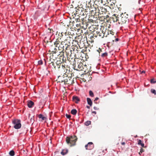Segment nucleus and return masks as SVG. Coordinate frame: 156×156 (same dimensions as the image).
Segmentation results:
<instances>
[{"label": "nucleus", "mask_w": 156, "mask_h": 156, "mask_svg": "<svg viewBox=\"0 0 156 156\" xmlns=\"http://www.w3.org/2000/svg\"><path fill=\"white\" fill-rule=\"evenodd\" d=\"M63 69L64 74L62 76H58L57 81L59 83L63 82L65 84L71 85L74 83L73 79H72V73H71L70 68L67 65L61 66Z\"/></svg>", "instance_id": "obj_1"}, {"label": "nucleus", "mask_w": 156, "mask_h": 156, "mask_svg": "<svg viewBox=\"0 0 156 156\" xmlns=\"http://www.w3.org/2000/svg\"><path fill=\"white\" fill-rule=\"evenodd\" d=\"M66 60H68L70 64L72 65L73 66H75L76 62H77L79 61V60L76 57H74V55H72V53L70 52V51L69 52L66 51Z\"/></svg>", "instance_id": "obj_2"}, {"label": "nucleus", "mask_w": 156, "mask_h": 156, "mask_svg": "<svg viewBox=\"0 0 156 156\" xmlns=\"http://www.w3.org/2000/svg\"><path fill=\"white\" fill-rule=\"evenodd\" d=\"M86 10V9L83 10L84 12H83L82 9L80 7H78V8L77 9L76 14L80 15L78 18H80L81 21L84 20L86 19V17L88 14V11H87Z\"/></svg>", "instance_id": "obj_3"}, {"label": "nucleus", "mask_w": 156, "mask_h": 156, "mask_svg": "<svg viewBox=\"0 0 156 156\" xmlns=\"http://www.w3.org/2000/svg\"><path fill=\"white\" fill-rule=\"evenodd\" d=\"M62 41L61 40V38H57L56 41L54 42V45L55 46V50L56 52L58 51H63V46Z\"/></svg>", "instance_id": "obj_4"}, {"label": "nucleus", "mask_w": 156, "mask_h": 156, "mask_svg": "<svg viewBox=\"0 0 156 156\" xmlns=\"http://www.w3.org/2000/svg\"><path fill=\"white\" fill-rule=\"evenodd\" d=\"M128 14L126 12L122 13L119 16V24H123L128 22Z\"/></svg>", "instance_id": "obj_5"}, {"label": "nucleus", "mask_w": 156, "mask_h": 156, "mask_svg": "<svg viewBox=\"0 0 156 156\" xmlns=\"http://www.w3.org/2000/svg\"><path fill=\"white\" fill-rule=\"evenodd\" d=\"M64 34L66 36H67V37H70V39H71L73 41H75V42H77V44H78L77 42H78L79 39H81L82 37V36H76L75 37V40H73L72 37L74 35V33L73 30H70V31H66V32H65Z\"/></svg>", "instance_id": "obj_6"}, {"label": "nucleus", "mask_w": 156, "mask_h": 156, "mask_svg": "<svg viewBox=\"0 0 156 156\" xmlns=\"http://www.w3.org/2000/svg\"><path fill=\"white\" fill-rule=\"evenodd\" d=\"M78 46L80 47L79 45L77 46L75 45H73L71 47L70 50V52L74 54V57H76V55H78L79 53H80L81 52H83V49L80 50L81 48H79Z\"/></svg>", "instance_id": "obj_7"}, {"label": "nucleus", "mask_w": 156, "mask_h": 156, "mask_svg": "<svg viewBox=\"0 0 156 156\" xmlns=\"http://www.w3.org/2000/svg\"><path fill=\"white\" fill-rule=\"evenodd\" d=\"M66 57L64 56V53L63 51H59V54L57 55V60L56 61L58 62L61 63L62 65H65L63 64L64 63L66 62Z\"/></svg>", "instance_id": "obj_8"}, {"label": "nucleus", "mask_w": 156, "mask_h": 156, "mask_svg": "<svg viewBox=\"0 0 156 156\" xmlns=\"http://www.w3.org/2000/svg\"><path fill=\"white\" fill-rule=\"evenodd\" d=\"M77 139V137H66V141L70 147H72L76 145Z\"/></svg>", "instance_id": "obj_9"}, {"label": "nucleus", "mask_w": 156, "mask_h": 156, "mask_svg": "<svg viewBox=\"0 0 156 156\" xmlns=\"http://www.w3.org/2000/svg\"><path fill=\"white\" fill-rule=\"evenodd\" d=\"M98 9L97 11H98V14L101 15H108L110 14L109 11H108L105 8L102 7H101L100 6L97 7Z\"/></svg>", "instance_id": "obj_10"}, {"label": "nucleus", "mask_w": 156, "mask_h": 156, "mask_svg": "<svg viewBox=\"0 0 156 156\" xmlns=\"http://www.w3.org/2000/svg\"><path fill=\"white\" fill-rule=\"evenodd\" d=\"M108 19L109 21V23H118L119 24V15L116 14H114L111 17L109 16Z\"/></svg>", "instance_id": "obj_11"}, {"label": "nucleus", "mask_w": 156, "mask_h": 156, "mask_svg": "<svg viewBox=\"0 0 156 156\" xmlns=\"http://www.w3.org/2000/svg\"><path fill=\"white\" fill-rule=\"evenodd\" d=\"M94 36L95 37H98V38H102L105 36V33H104L103 30H98L96 31H94L93 32Z\"/></svg>", "instance_id": "obj_12"}, {"label": "nucleus", "mask_w": 156, "mask_h": 156, "mask_svg": "<svg viewBox=\"0 0 156 156\" xmlns=\"http://www.w3.org/2000/svg\"><path fill=\"white\" fill-rule=\"evenodd\" d=\"M61 63L58 62L56 61L52 64L50 65V68L53 70H59L61 66Z\"/></svg>", "instance_id": "obj_13"}, {"label": "nucleus", "mask_w": 156, "mask_h": 156, "mask_svg": "<svg viewBox=\"0 0 156 156\" xmlns=\"http://www.w3.org/2000/svg\"><path fill=\"white\" fill-rule=\"evenodd\" d=\"M109 18V16L108 15H99L98 16V20L101 21H103L105 23H109V21H108V19Z\"/></svg>", "instance_id": "obj_14"}, {"label": "nucleus", "mask_w": 156, "mask_h": 156, "mask_svg": "<svg viewBox=\"0 0 156 156\" xmlns=\"http://www.w3.org/2000/svg\"><path fill=\"white\" fill-rule=\"evenodd\" d=\"M12 123L14 125V128L15 129H19L21 127V125L20 120L14 119L12 120Z\"/></svg>", "instance_id": "obj_15"}, {"label": "nucleus", "mask_w": 156, "mask_h": 156, "mask_svg": "<svg viewBox=\"0 0 156 156\" xmlns=\"http://www.w3.org/2000/svg\"><path fill=\"white\" fill-rule=\"evenodd\" d=\"M89 23L88 22L86 19L84 20L81 21V23H79L76 24V27H78V25L80 26L81 27H82L84 29H86L89 25Z\"/></svg>", "instance_id": "obj_16"}, {"label": "nucleus", "mask_w": 156, "mask_h": 156, "mask_svg": "<svg viewBox=\"0 0 156 156\" xmlns=\"http://www.w3.org/2000/svg\"><path fill=\"white\" fill-rule=\"evenodd\" d=\"M74 68V69L78 71H82L83 69V65L82 63L81 62H76V64L75 65V66H73Z\"/></svg>", "instance_id": "obj_17"}, {"label": "nucleus", "mask_w": 156, "mask_h": 156, "mask_svg": "<svg viewBox=\"0 0 156 156\" xmlns=\"http://www.w3.org/2000/svg\"><path fill=\"white\" fill-rule=\"evenodd\" d=\"M89 18H88V22L89 23H95L96 21L98 20V16L89 15Z\"/></svg>", "instance_id": "obj_18"}, {"label": "nucleus", "mask_w": 156, "mask_h": 156, "mask_svg": "<svg viewBox=\"0 0 156 156\" xmlns=\"http://www.w3.org/2000/svg\"><path fill=\"white\" fill-rule=\"evenodd\" d=\"M50 56L49 57V58H50V59H51L52 61H53L54 62L55 60H57V55H56V54L54 53H51L50 54Z\"/></svg>", "instance_id": "obj_19"}, {"label": "nucleus", "mask_w": 156, "mask_h": 156, "mask_svg": "<svg viewBox=\"0 0 156 156\" xmlns=\"http://www.w3.org/2000/svg\"><path fill=\"white\" fill-rule=\"evenodd\" d=\"M49 52H51V53H53L54 54L56 53V51L55 50V46L54 44H50L49 46Z\"/></svg>", "instance_id": "obj_20"}, {"label": "nucleus", "mask_w": 156, "mask_h": 156, "mask_svg": "<svg viewBox=\"0 0 156 156\" xmlns=\"http://www.w3.org/2000/svg\"><path fill=\"white\" fill-rule=\"evenodd\" d=\"M85 147L87 150H91L94 147L93 143L92 142H89L87 145L85 146Z\"/></svg>", "instance_id": "obj_21"}, {"label": "nucleus", "mask_w": 156, "mask_h": 156, "mask_svg": "<svg viewBox=\"0 0 156 156\" xmlns=\"http://www.w3.org/2000/svg\"><path fill=\"white\" fill-rule=\"evenodd\" d=\"M98 8L97 9L95 8V9L94 10H92L90 11H89V12H90V13L89 15L95 16H98V11H97V10Z\"/></svg>", "instance_id": "obj_22"}, {"label": "nucleus", "mask_w": 156, "mask_h": 156, "mask_svg": "<svg viewBox=\"0 0 156 156\" xmlns=\"http://www.w3.org/2000/svg\"><path fill=\"white\" fill-rule=\"evenodd\" d=\"M73 41L72 40L70 39V37H67L66 39L64 41H62L63 44H69L71 45L70 42Z\"/></svg>", "instance_id": "obj_23"}, {"label": "nucleus", "mask_w": 156, "mask_h": 156, "mask_svg": "<svg viewBox=\"0 0 156 156\" xmlns=\"http://www.w3.org/2000/svg\"><path fill=\"white\" fill-rule=\"evenodd\" d=\"M94 4L95 5H97L98 6V5H98H100L101 4L104 5L105 3L103 0H95L94 1Z\"/></svg>", "instance_id": "obj_24"}, {"label": "nucleus", "mask_w": 156, "mask_h": 156, "mask_svg": "<svg viewBox=\"0 0 156 156\" xmlns=\"http://www.w3.org/2000/svg\"><path fill=\"white\" fill-rule=\"evenodd\" d=\"M50 59V58H47V61H46V60L45 59H44V60L45 62V64H46L47 62L48 63V67L49 68H50V65L51 64L52 65V64H53L54 63V62L53 61H52L51 59Z\"/></svg>", "instance_id": "obj_25"}, {"label": "nucleus", "mask_w": 156, "mask_h": 156, "mask_svg": "<svg viewBox=\"0 0 156 156\" xmlns=\"http://www.w3.org/2000/svg\"><path fill=\"white\" fill-rule=\"evenodd\" d=\"M71 45L69 44H63V49H64V48L65 47V52L66 53V51H68V52H69V51H70V50L71 48H70V46Z\"/></svg>", "instance_id": "obj_26"}, {"label": "nucleus", "mask_w": 156, "mask_h": 156, "mask_svg": "<svg viewBox=\"0 0 156 156\" xmlns=\"http://www.w3.org/2000/svg\"><path fill=\"white\" fill-rule=\"evenodd\" d=\"M34 103L31 101H27V105L29 108H31L34 105Z\"/></svg>", "instance_id": "obj_27"}, {"label": "nucleus", "mask_w": 156, "mask_h": 156, "mask_svg": "<svg viewBox=\"0 0 156 156\" xmlns=\"http://www.w3.org/2000/svg\"><path fill=\"white\" fill-rule=\"evenodd\" d=\"M73 101L76 103H77L80 101V99L77 96H73Z\"/></svg>", "instance_id": "obj_28"}, {"label": "nucleus", "mask_w": 156, "mask_h": 156, "mask_svg": "<svg viewBox=\"0 0 156 156\" xmlns=\"http://www.w3.org/2000/svg\"><path fill=\"white\" fill-rule=\"evenodd\" d=\"M63 34H64L63 32H62L61 33L59 32L58 33H57L56 35H58V37L57 38H61H61L63 36Z\"/></svg>", "instance_id": "obj_29"}, {"label": "nucleus", "mask_w": 156, "mask_h": 156, "mask_svg": "<svg viewBox=\"0 0 156 156\" xmlns=\"http://www.w3.org/2000/svg\"><path fill=\"white\" fill-rule=\"evenodd\" d=\"M68 152V150L67 149H64L62 150L61 152V154L62 155H64L66 154Z\"/></svg>", "instance_id": "obj_30"}, {"label": "nucleus", "mask_w": 156, "mask_h": 156, "mask_svg": "<svg viewBox=\"0 0 156 156\" xmlns=\"http://www.w3.org/2000/svg\"><path fill=\"white\" fill-rule=\"evenodd\" d=\"M83 69L82 70L84 71L85 72H88V69L87 68V66L86 65H83Z\"/></svg>", "instance_id": "obj_31"}, {"label": "nucleus", "mask_w": 156, "mask_h": 156, "mask_svg": "<svg viewBox=\"0 0 156 156\" xmlns=\"http://www.w3.org/2000/svg\"><path fill=\"white\" fill-rule=\"evenodd\" d=\"M87 101L88 104L90 106H91L92 104V102L91 99L90 98H87Z\"/></svg>", "instance_id": "obj_32"}, {"label": "nucleus", "mask_w": 156, "mask_h": 156, "mask_svg": "<svg viewBox=\"0 0 156 156\" xmlns=\"http://www.w3.org/2000/svg\"><path fill=\"white\" fill-rule=\"evenodd\" d=\"M77 110L75 109H72L71 112V113L73 115H75L77 113Z\"/></svg>", "instance_id": "obj_33"}, {"label": "nucleus", "mask_w": 156, "mask_h": 156, "mask_svg": "<svg viewBox=\"0 0 156 156\" xmlns=\"http://www.w3.org/2000/svg\"><path fill=\"white\" fill-rule=\"evenodd\" d=\"M38 117L39 118H41L43 120H44L46 119V118L45 117L43 116L42 114H39L38 115Z\"/></svg>", "instance_id": "obj_34"}, {"label": "nucleus", "mask_w": 156, "mask_h": 156, "mask_svg": "<svg viewBox=\"0 0 156 156\" xmlns=\"http://www.w3.org/2000/svg\"><path fill=\"white\" fill-rule=\"evenodd\" d=\"M85 50H83V53L84 51H85L86 52H88V51H90V50L89 48V47H85Z\"/></svg>", "instance_id": "obj_35"}, {"label": "nucleus", "mask_w": 156, "mask_h": 156, "mask_svg": "<svg viewBox=\"0 0 156 156\" xmlns=\"http://www.w3.org/2000/svg\"><path fill=\"white\" fill-rule=\"evenodd\" d=\"M10 155L12 156H13L15 155V152L13 150H12L9 152Z\"/></svg>", "instance_id": "obj_36"}, {"label": "nucleus", "mask_w": 156, "mask_h": 156, "mask_svg": "<svg viewBox=\"0 0 156 156\" xmlns=\"http://www.w3.org/2000/svg\"><path fill=\"white\" fill-rule=\"evenodd\" d=\"M91 124V121H87L85 123V125L88 126Z\"/></svg>", "instance_id": "obj_37"}, {"label": "nucleus", "mask_w": 156, "mask_h": 156, "mask_svg": "<svg viewBox=\"0 0 156 156\" xmlns=\"http://www.w3.org/2000/svg\"><path fill=\"white\" fill-rule=\"evenodd\" d=\"M108 55L107 53L106 52L103 53H101V55H101L102 57H104Z\"/></svg>", "instance_id": "obj_38"}, {"label": "nucleus", "mask_w": 156, "mask_h": 156, "mask_svg": "<svg viewBox=\"0 0 156 156\" xmlns=\"http://www.w3.org/2000/svg\"><path fill=\"white\" fill-rule=\"evenodd\" d=\"M151 93L153 94H154L155 95L156 94V90L153 89H151Z\"/></svg>", "instance_id": "obj_39"}, {"label": "nucleus", "mask_w": 156, "mask_h": 156, "mask_svg": "<svg viewBox=\"0 0 156 156\" xmlns=\"http://www.w3.org/2000/svg\"><path fill=\"white\" fill-rule=\"evenodd\" d=\"M151 83H156V80L154 79H152L151 80Z\"/></svg>", "instance_id": "obj_40"}, {"label": "nucleus", "mask_w": 156, "mask_h": 156, "mask_svg": "<svg viewBox=\"0 0 156 156\" xmlns=\"http://www.w3.org/2000/svg\"><path fill=\"white\" fill-rule=\"evenodd\" d=\"M89 95L91 97H93L94 96V94L92 91L90 90L89 92Z\"/></svg>", "instance_id": "obj_41"}, {"label": "nucleus", "mask_w": 156, "mask_h": 156, "mask_svg": "<svg viewBox=\"0 0 156 156\" xmlns=\"http://www.w3.org/2000/svg\"><path fill=\"white\" fill-rule=\"evenodd\" d=\"M75 20L77 22H78L79 23H81V20H80V18H75Z\"/></svg>", "instance_id": "obj_42"}, {"label": "nucleus", "mask_w": 156, "mask_h": 156, "mask_svg": "<svg viewBox=\"0 0 156 156\" xmlns=\"http://www.w3.org/2000/svg\"><path fill=\"white\" fill-rule=\"evenodd\" d=\"M89 36H90V37H89L90 38V39H94L95 38V37H94V33L93 32V35H89Z\"/></svg>", "instance_id": "obj_43"}, {"label": "nucleus", "mask_w": 156, "mask_h": 156, "mask_svg": "<svg viewBox=\"0 0 156 156\" xmlns=\"http://www.w3.org/2000/svg\"><path fill=\"white\" fill-rule=\"evenodd\" d=\"M97 51L98 52L99 55H100L101 53V52L102 51L101 49L99 48L97 50Z\"/></svg>", "instance_id": "obj_44"}, {"label": "nucleus", "mask_w": 156, "mask_h": 156, "mask_svg": "<svg viewBox=\"0 0 156 156\" xmlns=\"http://www.w3.org/2000/svg\"><path fill=\"white\" fill-rule=\"evenodd\" d=\"M89 41L91 43H93L94 41V39H91L90 38H89L88 39Z\"/></svg>", "instance_id": "obj_45"}, {"label": "nucleus", "mask_w": 156, "mask_h": 156, "mask_svg": "<svg viewBox=\"0 0 156 156\" xmlns=\"http://www.w3.org/2000/svg\"><path fill=\"white\" fill-rule=\"evenodd\" d=\"M66 116L68 119H70L71 117V115H68L67 114H66Z\"/></svg>", "instance_id": "obj_46"}, {"label": "nucleus", "mask_w": 156, "mask_h": 156, "mask_svg": "<svg viewBox=\"0 0 156 156\" xmlns=\"http://www.w3.org/2000/svg\"><path fill=\"white\" fill-rule=\"evenodd\" d=\"M38 64L39 65H42L43 64V61L41 60L38 61Z\"/></svg>", "instance_id": "obj_47"}, {"label": "nucleus", "mask_w": 156, "mask_h": 156, "mask_svg": "<svg viewBox=\"0 0 156 156\" xmlns=\"http://www.w3.org/2000/svg\"><path fill=\"white\" fill-rule=\"evenodd\" d=\"M141 142L142 141L141 140H139L138 141V145H140L142 143Z\"/></svg>", "instance_id": "obj_48"}, {"label": "nucleus", "mask_w": 156, "mask_h": 156, "mask_svg": "<svg viewBox=\"0 0 156 156\" xmlns=\"http://www.w3.org/2000/svg\"><path fill=\"white\" fill-rule=\"evenodd\" d=\"M140 151L141 153H142V152H143L144 151V150L143 148H142V147L141 148V149L140 150Z\"/></svg>", "instance_id": "obj_49"}, {"label": "nucleus", "mask_w": 156, "mask_h": 156, "mask_svg": "<svg viewBox=\"0 0 156 156\" xmlns=\"http://www.w3.org/2000/svg\"><path fill=\"white\" fill-rule=\"evenodd\" d=\"M108 34H112V35H113L114 34V33L111 31H109V33H108Z\"/></svg>", "instance_id": "obj_50"}, {"label": "nucleus", "mask_w": 156, "mask_h": 156, "mask_svg": "<svg viewBox=\"0 0 156 156\" xmlns=\"http://www.w3.org/2000/svg\"><path fill=\"white\" fill-rule=\"evenodd\" d=\"M113 4H110V6H111V7H110L111 8H112V9H113V8H114V7H113Z\"/></svg>", "instance_id": "obj_51"}, {"label": "nucleus", "mask_w": 156, "mask_h": 156, "mask_svg": "<svg viewBox=\"0 0 156 156\" xmlns=\"http://www.w3.org/2000/svg\"><path fill=\"white\" fill-rule=\"evenodd\" d=\"M141 146V147H144V143H142L141 144H140Z\"/></svg>", "instance_id": "obj_52"}, {"label": "nucleus", "mask_w": 156, "mask_h": 156, "mask_svg": "<svg viewBox=\"0 0 156 156\" xmlns=\"http://www.w3.org/2000/svg\"><path fill=\"white\" fill-rule=\"evenodd\" d=\"M48 30H49V32H50V33L51 32V31H53V30H52V29H48Z\"/></svg>", "instance_id": "obj_53"}, {"label": "nucleus", "mask_w": 156, "mask_h": 156, "mask_svg": "<svg viewBox=\"0 0 156 156\" xmlns=\"http://www.w3.org/2000/svg\"><path fill=\"white\" fill-rule=\"evenodd\" d=\"M98 99H99L98 98V97H97V98H96L95 99L94 101H97V100H98Z\"/></svg>", "instance_id": "obj_54"}, {"label": "nucleus", "mask_w": 156, "mask_h": 156, "mask_svg": "<svg viewBox=\"0 0 156 156\" xmlns=\"http://www.w3.org/2000/svg\"><path fill=\"white\" fill-rule=\"evenodd\" d=\"M94 108L95 110H98V108H97V107H94Z\"/></svg>", "instance_id": "obj_55"}, {"label": "nucleus", "mask_w": 156, "mask_h": 156, "mask_svg": "<svg viewBox=\"0 0 156 156\" xmlns=\"http://www.w3.org/2000/svg\"><path fill=\"white\" fill-rule=\"evenodd\" d=\"M92 113H94V114H96V112L95 111H93L92 112Z\"/></svg>", "instance_id": "obj_56"}, {"label": "nucleus", "mask_w": 156, "mask_h": 156, "mask_svg": "<svg viewBox=\"0 0 156 156\" xmlns=\"http://www.w3.org/2000/svg\"><path fill=\"white\" fill-rule=\"evenodd\" d=\"M125 144V143L124 142H123L121 143V144L122 145H124Z\"/></svg>", "instance_id": "obj_57"}, {"label": "nucleus", "mask_w": 156, "mask_h": 156, "mask_svg": "<svg viewBox=\"0 0 156 156\" xmlns=\"http://www.w3.org/2000/svg\"><path fill=\"white\" fill-rule=\"evenodd\" d=\"M119 38H117L115 39V41H119Z\"/></svg>", "instance_id": "obj_58"}, {"label": "nucleus", "mask_w": 156, "mask_h": 156, "mask_svg": "<svg viewBox=\"0 0 156 156\" xmlns=\"http://www.w3.org/2000/svg\"><path fill=\"white\" fill-rule=\"evenodd\" d=\"M145 73V71H143L142 72V73Z\"/></svg>", "instance_id": "obj_59"}, {"label": "nucleus", "mask_w": 156, "mask_h": 156, "mask_svg": "<svg viewBox=\"0 0 156 156\" xmlns=\"http://www.w3.org/2000/svg\"><path fill=\"white\" fill-rule=\"evenodd\" d=\"M87 108H90V106H87Z\"/></svg>", "instance_id": "obj_60"}, {"label": "nucleus", "mask_w": 156, "mask_h": 156, "mask_svg": "<svg viewBox=\"0 0 156 156\" xmlns=\"http://www.w3.org/2000/svg\"><path fill=\"white\" fill-rule=\"evenodd\" d=\"M140 0H139L138 1V3L139 4H140Z\"/></svg>", "instance_id": "obj_61"}, {"label": "nucleus", "mask_w": 156, "mask_h": 156, "mask_svg": "<svg viewBox=\"0 0 156 156\" xmlns=\"http://www.w3.org/2000/svg\"><path fill=\"white\" fill-rule=\"evenodd\" d=\"M149 136V134H146L145 135L146 136Z\"/></svg>", "instance_id": "obj_62"}, {"label": "nucleus", "mask_w": 156, "mask_h": 156, "mask_svg": "<svg viewBox=\"0 0 156 156\" xmlns=\"http://www.w3.org/2000/svg\"><path fill=\"white\" fill-rule=\"evenodd\" d=\"M141 153V152H140H140L139 153V154L140 155Z\"/></svg>", "instance_id": "obj_63"}, {"label": "nucleus", "mask_w": 156, "mask_h": 156, "mask_svg": "<svg viewBox=\"0 0 156 156\" xmlns=\"http://www.w3.org/2000/svg\"><path fill=\"white\" fill-rule=\"evenodd\" d=\"M51 138H50V141H51Z\"/></svg>", "instance_id": "obj_64"}]
</instances>
